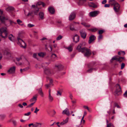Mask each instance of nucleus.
<instances>
[{
  "mask_svg": "<svg viewBox=\"0 0 127 127\" xmlns=\"http://www.w3.org/2000/svg\"><path fill=\"white\" fill-rule=\"evenodd\" d=\"M124 96L125 97H127V90L125 92L124 94Z\"/></svg>",
  "mask_w": 127,
  "mask_h": 127,
  "instance_id": "obj_55",
  "label": "nucleus"
},
{
  "mask_svg": "<svg viewBox=\"0 0 127 127\" xmlns=\"http://www.w3.org/2000/svg\"><path fill=\"white\" fill-rule=\"evenodd\" d=\"M42 4V2L41 1H40L37 2L36 4V5L37 6L39 5H41Z\"/></svg>",
  "mask_w": 127,
  "mask_h": 127,
  "instance_id": "obj_43",
  "label": "nucleus"
},
{
  "mask_svg": "<svg viewBox=\"0 0 127 127\" xmlns=\"http://www.w3.org/2000/svg\"><path fill=\"white\" fill-rule=\"evenodd\" d=\"M66 123H65V122H64V120L63 121V122H61L60 123V125H63Z\"/></svg>",
  "mask_w": 127,
  "mask_h": 127,
  "instance_id": "obj_57",
  "label": "nucleus"
},
{
  "mask_svg": "<svg viewBox=\"0 0 127 127\" xmlns=\"http://www.w3.org/2000/svg\"><path fill=\"white\" fill-rule=\"evenodd\" d=\"M75 17V14L74 12H72L70 14L69 17V20H72L74 19Z\"/></svg>",
  "mask_w": 127,
  "mask_h": 127,
  "instance_id": "obj_12",
  "label": "nucleus"
},
{
  "mask_svg": "<svg viewBox=\"0 0 127 127\" xmlns=\"http://www.w3.org/2000/svg\"><path fill=\"white\" fill-rule=\"evenodd\" d=\"M104 32V31L103 30H101L99 31L98 33L100 35L102 34Z\"/></svg>",
  "mask_w": 127,
  "mask_h": 127,
  "instance_id": "obj_38",
  "label": "nucleus"
},
{
  "mask_svg": "<svg viewBox=\"0 0 127 127\" xmlns=\"http://www.w3.org/2000/svg\"><path fill=\"white\" fill-rule=\"evenodd\" d=\"M31 114L30 112H29L27 113H25L24 114L25 115L28 116L29 115Z\"/></svg>",
  "mask_w": 127,
  "mask_h": 127,
  "instance_id": "obj_53",
  "label": "nucleus"
},
{
  "mask_svg": "<svg viewBox=\"0 0 127 127\" xmlns=\"http://www.w3.org/2000/svg\"><path fill=\"white\" fill-rule=\"evenodd\" d=\"M108 2L110 4L114 5L116 1L115 0H109Z\"/></svg>",
  "mask_w": 127,
  "mask_h": 127,
  "instance_id": "obj_20",
  "label": "nucleus"
},
{
  "mask_svg": "<svg viewBox=\"0 0 127 127\" xmlns=\"http://www.w3.org/2000/svg\"><path fill=\"white\" fill-rule=\"evenodd\" d=\"M39 11V8H32V11L28 13L27 16H33L34 15H37Z\"/></svg>",
  "mask_w": 127,
  "mask_h": 127,
  "instance_id": "obj_5",
  "label": "nucleus"
},
{
  "mask_svg": "<svg viewBox=\"0 0 127 127\" xmlns=\"http://www.w3.org/2000/svg\"><path fill=\"white\" fill-rule=\"evenodd\" d=\"M93 69L92 68H91L87 70V72L89 73H90L92 72Z\"/></svg>",
  "mask_w": 127,
  "mask_h": 127,
  "instance_id": "obj_46",
  "label": "nucleus"
},
{
  "mask_svg": "<svg viewBox=\"0 0 127 127\" xmlns=\"http://www.w3.org/2000/svg\"><path fill=\"white\" fill-rule=\"evenodd\" d=\"M50 83L49 84H50V85H51L53 82V80H52L51 79H50Z\"/></svg>",
  "mask_w": 127,
  "mask_h": 127,
  "instance_id": "obj_64",
  "label": "nucleus"
},
{
  "mask_svg": "<svg viewBox=\"0 0 127 127\" xmlns=\"http://www.w3.org/2000/svg\"><path fill=\"white\" fill-rule=\"evenodd\" d=\"M16 59L17 61L19 62L21 60L22 58L21 57H20L16 58Z\"/></svg>",
  "mask_w": 127,
  "mask_h": 127,
  "instance_id": "obj_47",
  "label": "nucleus"
},
{
  "mask_svg": "<svg viewBox=\"0 0 127 127\" xmlns=\"http://www.w3.org/2000/svg\"><path fill=\"white\" fill-rule=\"evenodd\" d=\"M38 55L40 57H43L44 56V54L43 53H40L38 54Z\"/></svg>",
  "mask_w": 127,
  "mask_h": 127,
  "instance_id": "obj_34",
  "label": "nucleus"
},
{
  "mask_svg": "<svg viewBox=\"0 0 127 127\" xmlns=\"http://www.w3.org/2000/svg\"><path fill=\"white\" fill-rule=\"evenodd\" d=\"M6 117L5 115L4 114H0V119L2 120L4 119Z\"/></svg>",
  "mask_w": 127,
  "mask_h": 127,
  "instance_id": "obj_25",
  "label": "nucleus"
},
{
  "mask_svg": "<svg viewBox=\"0 0 127 127\" xmlns=\"http://www.w3.org/2000/svg\"><path fill=\"white\" fill-rule=\"evenodd\" d=\"M79 0V2L78 3V4L79 5H82L86 2L87 0Z\"/></svg>",
  "mask_w": 127,
  "mask_h": 127,
  "instance_id": "obj_18",
  "label": "nucleus"
},
{
  "mask_svg": "<svg viewBox=\"0 0 127 127\" xmlns=\"http://www.w3.org/2000/svg\"><path fill=\"white\" fill-rule=\"evenodd\" d=\"M18 106L21 108H22L23 107V106L21 104H19L18 105Z\"/></svg>",
  "mask_w": 127,
  "mask_h": 127,
  "instance_id": "obj_58",
  "label": "nucleus"
},
{
  "mask_svg": "<svg viewBox=\"0 0 127 127\" xmlns=\"http://www.w3.org/2000/svg\"><path fill=\"white\" fill-rule=\"evenodd\" d=\"M106 2V0H104L102 1V3L103 4H104Z\"/></svg>",
  "mask_w": 127,
  "mask_h": 127,
  "instance_id": "obj_59",
  "label": "nucleus"
},
{
  "mask_svg": "<svg viewBox=\"0 0 127 127\" xmlns=\"http://www.w3.org/2000/svg\"><path fill=\"white\" fill-rule=\"evenodd\" d=\"M37 90L38 91V93L39 95L42 97H43L44 96V94L42 91V89L41 88H40L38 89H37Z\"/></svg>",
  "mask_w": 127,
  "mask_h": 127,
  "instance_id": "obj_16",
  "label": "nucleus"
},
{
  "mask_svg": "<svg viewBox=\"0 0 127 127\" xmlns=\"http://www.w3.org/2000/svg\"><path fill=\"white\" fill-rule=\"evenodd\" d=\"M39 109H38L36 107L35 108V110L34 111V113H37L38 112V111H39Z\"/></svg>",
  "mask_w": 127,
  "mask_h": 127,
  "instance_id": "obj_54",
  "label": "nucleus"
},
{
  "mask_svg": "<svg viewBox=\"0 0 127 127\" xmlns=\"http://www.w3.org/2000/svg\"><path fill=\"white\" fill-rule=\"evenodd\" d=\"M56 55L55 54H53L51 56V59H55L56 58Z\"/></svg>",
  "mask_w": 127,
  "mask_h": 127,
  "instance_id": "obj_40",
  "label": "nucleus"
},
{
  "mask_svg": "<svg viewBox=\"0 0 127 127\" xmlns=\"http://www.w3.org/2000/svg\"><path fill=\"white\" fill-rule=\"evenodd\" d=\"M114 107L116 106L118 108H120V107L118 104L116 103H115L114 104Z\"/></svg>",
  "mask_w": 127,
  "mask_h": 127,
  "instance_id": "obj_45",
  "label": "nucleus"
},
{
  "mask_svg": "<svg viewBox=\"0 0 127 127\" xmlns=\"http://www.w3.org/2000/svg\"><path fill=\"white\" fill-rule=\"evenodd\" d=\"M124 58L123 57H120L118 58L117 61L120 62H122L123 59Z\"/></svg>",
  "mask_w": 127,
  "mask_h": 127,
  "instance_id": "obj_30",
  "label": "nucleus"
},
{
  "mask_svg": "<svg viewBox=\"0 0 127 127\" xmlns=\"http://www.w3.org/2000/svg\"><path fill=\"white\" fill-rule=\"evenodd\" d=\"M95 36L94 35H92L89 38V40L88 41L89 43L90 44L95 40Z\"/></svg>",
  "mask_w": 127,
  "mask_h": 127,
  "instance_id": "obj_11",
  "label": "nucleus"
},
{
  "mask_svg": "<svg viewBox=\"0 0 127 127\" xmlns=\"http://www.w3.org/2000/svg\"><path fill=\"white\" fill-rule=\"evenodd\" d=\"M84 108L85 109H87L88 111H89V109L88 107L86 106H84Z\"/></svg>",
  "mask_w": 127,
  "mask_h": 127,
  "instance_id": "obj_60",
  "label": "nucleus"
},
{
  "mask_svg": "<svg viewBox=\"0 0 127 127\" xmlns=\"http://www.w3.org/2000/svg\"><path fill=\"white\" fill-rule=\"evenodd\" d=\"M90 7L95 8H96L98 7V5L96 4L93 3H91L89 4Z\"/></svg>",
  "mask_w": 127,
  "mask_h": 127,
  "instance_id": "obj_19",
  "label": "nucleus"
},
{
  "mask_svg": "<svg viewBox=\"0 0 127 127\" xmlns=\"http://www.w3.org/2000/svg\"><path fill=\"white\" fill-rule=\"evenodd\" d=\"M98 30V29L95 28H92L90 29V30L91 31L93 32H95L96 31H97Z\"/></svg>",
  "mask_w": 127,
  "mask_h": 127,
  "instance_id": "obj_27",
  "label": "nucleus"
},
{
  "mask_svg": "<svg viewBox=\"0 0 127 127\" xmlns=\"http://www.w3.org/2000/svg\"><path fill=\"white\" fill-rule=\"evenodd\" d=\"M110 6V4H105L104 5V7H109Z\"/></svg>",
  "mask_w": 127,
  "mask_h": 127,
  "instance_id": "obj_50",
  "label": "nucleus"
},
{
  "mask_svg": "<svg viewBox=\"0 0 127 127\" xmlns=\"http://www.w3.org/2000/svg\"><path fill=\"white\" fill-rule=\"evenodd\" d=\"M107 127H114L113 124L111 123H110L109 124H107Z\"/></svg>",
  "mask_w": 127,
  "mask_h": 127,
  "instance_id": "obj_35",
  "label": "nucleus"
},
{
  "mask_svg": "<svg viewBox=\"0 0 127 127\" xmlns=\"http://www.w3.org/2000/svg\"><path fill=\"white\" fill-rule=\"evenodd\" d=\"M34 25L33 24H29L28 25V26L29 28H31L33 27Z\"/></svg>",
  "mask_w": 127,
  "mask_h": 127,
  "instance_id": "obj_42",
  "label": "nucleus"
},
{
  "mask_svg": "<svg viewBox=\"0 0 127 127\" xmlns=\"http://www.w3.org/2000/svg\"><path fill=\"white\" fill-rule=\"evenodd\" d=\"M114 6V7L113 8H116L117 7V8H120V5L118 3L116 2Z\"/></svg>",
  "mask_w": 127,
  "mask_h": 127,
  "instance_id": "obj_26",
  "label": "nucleus"
},
{
  "mask_svg": "<svg viewBox=\"0 0 127 127\" xmlns=\"http://www.w3.org/2000/svg\"><path fill=\"white\" fill-rule=\"evenodd\" d=\"M22 105L24 106H25L27 105V103L26 102H23L22 104Z\"/></svg>",
  "mask_w": 127,
  "mask_h": 127,
  "instance_id": "obj_62",
  "label": "nucleus"
},
{
  "mask_svg": "<svg viewBox=\"0 0 127 127\" xmlns=\"http://www.w3.org/2000/svg\"><path fill=\"white\" fill-rule=\"evenodd\" d=\"M125 64L124 63H123L121 65V69H122L124 67Z\"/></svg>",
  "mask_w": 127,
  "mask_h": 127,
  "instance_id": "obj_48",
  "label": "nucleus"
},
{
  "mask_svg": "<svg viewBox=\"0 0 127 127\" xmlns=\"http://www.w3.org/2000/svg\"><path fill=\"white\" fill-rule=\"evenodd\" d=\"M116 87L117 88L115 93L116 95H118L121 92V88L120 85L119 84L116 85Z\"/></svg>",
  "mask_w": 127,
  "mask_h": 127,
  "instance_id": "obj_7",
  "label": "nucleus"
},
{
  "mask_svg": "<svg viewBox=\"0 0 127 127\" xmlns=\"http://www.w3.org/2000/svg\"><path fill=\"white\" fill-rule=\"evenodd\" d=\"M66 48L67 49L69 52L71 51L72 50V47L71 46H68Z\"/></svg>",
  "mask_w": 127,
  "mask_h": 127,
  "instance_id": "obj_33",
  "label": "nucleus"
},
{
  "mask_svg": "<svg viewBox=\"0 0 127 127\" xmlns=\"http://www.w3.org/2000/svg\"><path fill=\"white\" fill-rule=\"evenodd\" d=\"M36 127H41V124L40 123H36L34 124Z\"/></svg>",
  "mask_w": 127,
  "mask_h": 127,
  "instance_id": "obj_32",
  "label": "nucleus"
},
{
  "mask_svg": "<svg viewBox=\"0 0 127 127\" xmlns=\"http://www.w3.org/2000/svg\"><path fill=\"white\" fill-rule=\"evenodd\" d=\"M55 66L58 67L60 69H62L63 67V66L60 64L57 65H55Z\"/></svg>",
  "mask_w": 127,
  "mask_h": 127,
  "instance_id": "obj_23",
  "label": "nucleus"
},
{
  "mask_svg": "<svg viewBox=\"0 0 127 127\" xmlns=\"http://www.w3.org/2000/svg\"><path fill=\"white\" fill-rule=\"evenodd\" d=\"M80 32L81 37L83 39L85 38L87 34L85 30L84 29L81 30H80Z\"/></svg>",
  "mask_w": 127,
  "mask_h": 127,
  "instance_id": "obj_9",
  "label": "nucleus"
},
{
  "mask_svg": "<svg viewBox=\"0 0 127 127\" xmlns=\"http://www.w3.org/2000/svg\"><path fill=\"white\" fill-rule=\"evenodd\" d=\"M15 66H13L10 68L7 71V72L9 74H13L15 73Z\"/></svg>",
  "mask_w": 127,
  "mask_h": 127,
  "instance_id": "obj_10",
  "label": "nucleus"
},
{
  "mask_svg": "<svg viewBox=\"0 0 127 127\" xmlns=\"http://www.w3.org/2000/svg\"><path fill=\"white\" fill-rule=\"evenodd\" d=\"M7 11L9 12H11L12 11L14 10V8H6Z\"/></svg>",
  "mask_w": 127,
  "mask_h": 127,
  "instance_id": "obj_36",
  "label": "nucleus"
},
{
  "mask_svg": "<svg viewBox=\"0 0 127 127\" xmlns=\"http://www.w3.org/2000/svg\"><path fill=\"white\" fill-rule=\"evenodd\" d=\"M33 57L34 58L37 59V54L36 53H34L33 55Z\"/></svg>",
  "mask_w": 127,
  "mask_h": 127,
  "instance_id": "obj_44",
  "label": "nucleus"
},
{
  "mask_svg": "<svg viewBox=\"0 0 127 127\" xmlns=\"http://www.w3.org/2000/svg\"><path fill=\"white\" fill-rule=\"evenodd\" d=\"M57 95L61 96V93L59 91H57Z\"/></svg>",
  "mask_w": 127,
  "mask_h": 127,
  "instance_id": "obj_52",
  "label": "nucleus"
},
{
  "mask_svg": "<svg viewBox=\"0 0 127 127\" xmlns=\"http://www.w3.org/2000/svg\"><path fill=\"white\" fill-rule=\"evenodd\" d=\"M39 18L41 20H43L44 18V14L43 12H40L39 13Z\"/></svg>",
  "mask_w": 127,
  "mask_h": 127,
  "instance_id": "obj_17",
  "label": "nucleus"
},
{
  "mask_svg": "<svg viewBox=\"0 0 127 127\" xmlns=\"http://www.w3.org/2000/svg\"><path fill=\"white\" fill-rule=\"evenodd\" d=\"M50 85V84H46L45 85V86L47 88H48L50 86V85Z\"/></svg>",
  "mask_w": 127,
  "mask_h": 127,
  "instance_id": "obj_63",
  "label": "nucleus"
},
{
  "mask_svg": "<svg viewBox=\"0 0 127 127\" xmlns=\"http://www.w3.org/2000/svg\"><path fill=\"white\" fill-rule=\"evenodd\" d=\"M9 39L11 41H13L14 40V36L12 34H10L8 37Z\"/></svg>",
  "mask_w": 127,
  "mask_h": 127,
  "instance_id": "obj_22",
  "label": "nucleus"
},
{
  "mask_svg": "<svg viewBox=\"0 0 127 127\" xmlns=\"http://www.w3.org/2000/svg\"><path fill=\"white\" fill-rule=\"evenodd\" d=\"M62 114H66L68 116H69L70 113L68 109L67 108H66L63 111Z\"/></svg>",
  "mask_w": 127,
  "mask_h": 127,
  "instance_id": "obj_15",
  "label": "nucleus"
},
{
  "mask_svg": "<svg viewBox=\"0 0 127 127\" xmlns=\"http://www.w3.org/2000/svg\"><path fill=\"white\" fill-rule=\"evenodd\" d=\"M118 56H114L112 59L111 61L112 60L113 61L115 60L117 61L118 58Z\"/></svg>",
  "mask_w": 127,
  "mask_h": 127,
  "instance_id": "obj_29",
  "label": "nucleus"
},
{
  "mask_svg": "<svg viewBox=\"0 0 127 127\" xmlns=\"http://www.w3.org/2000/svg\"><path fill=\"white\" fill-rule=\"evenodd\" d=\"M29 69V67H27L23 69H23V71H24L26 70H28Z\"/></svg>",
  "mask_w": 127,
  "mask_h": 127,
  "instance_id": "obj_61",
  "label": "nucleus"
},
{
  "mask_svg": "<svg viewBox=\"0 0 127 127\" xmlns=\"http://www.w3.org/2000/svg\"><path fill=\"white\" fill-rule=\"evenodd\" d=\"M44 73L45 74L48 76L51 75L53 74L52 70L48 67L44 69Z\"/></svg>",
  "mask_w": 127,
  "mask_h": 127,
  "instance_id": "obj_6",
  "label": "nucleus"
},
{
  "mask_svg": "<svg viewBox=\"0 0 127 127\" xmlns=\"http://www.w3.org/2000/svg\"><path fill=\"white\" fill-rule=\"evenodd\" d=\"M73 41L75 43H77L79 40V36L77 34H75L73 38Z\"/></svg>",
  "mask_w": 127,
  "mask_h": 127,
  "instance_id": "obj_13",
  "label": "nucleus"
},
{
  "mask_svg": "<svg viewBox=\"0 0 127 127\" xmlns=\"http://www.w3.org/2000/svg\"><path fill=\"white\" fill-rule=\"evenodd\" d=\"M34 103V102H33L28 105L27 107V108H30L33 105Z\"/></svg>",
  "mask_w": 127,
  "mask_h": 127,
  "instance_id": "obj_39",
  "label": "nucleus"
},
{
  "mask_svg": "<svg viewBox=\"0 0 127 127\" xmlns=\"http://www.w3.org/2000/svg\"><path fill=\"white\" fill-rule=\"evenodd\" d=\"M63 37V36L61 35H59L56 38V40H59L61 39Z\"/></svg>",
  "mask_w": 127,
  "mask_h": 127,
  "instance_id": "obj_37",
  "label": "nucleus"
},
{
  "mask_svg": "<svg viewBox=\"0 0 127 127\" xmlns=\"http://www.w3.org/2000/svg\"><path fill=\"white\" fill-rule=\"evenodd\" d=\"M70 30L72 31L75 30V29L74 28L72 24H70Z\"/></svg>",
  "mask_w": 127,
  "mask_h": 127,
  "instance_id": "obj_28",
  "label": "nucleus"
},
{
  "mask_svg": "<svg viewBox=\"0 0 127 127\" xmlns=\"http://www.w3.org/2000/svg\"><path fill=\"white\" fill-rule=\"evenodd\" d=\"M49 99L50 102H52L53 100V98L51 95H49Z\"/></svg>",
  "mask_w": 127,
  "mask_h": 127,
  "instance_id": "obj_31",
  "label": "nucleus"
},
{
  "mask_svg": "<svg viewBox=\"0 0 127 127\" xmlns=\"http://www.w3.org/2000/svg\"><path fill=\"white\" fill-rule=\"evenodd\" d=\"M48 10L50 13L52 14H53L55 12L54 8H48Z\"/></svg>",
  "mask_w": 127,
  "mask_h": 127,
  "instance_id": "obj_21",
  "label": "nucleus"
},
{
  "mask_svg": "<svg viewBox=\"0 0 127 127\" xmlns=\"http://www.w3.org/2000/svg\"><path fill=\"white\" fill-rule=\"evenodd\" d=\"M81 24L85 27H89L90 26V25L85 22L82 23H81Z\"/></svg>",
  "mask_w": 127,
  "mask_h": 127,
  "instance_id": "obj_24",
  "label": "nucleus"
},
{
  "mask_svg": "<svg viewBox=\"0 0 127 127\" xmlns=\"http://www.w3.org/2000/svg\"><path fill=\"white\" fill-rule=\"evenodd\" d=\"M17 21L18 24H19L20 23L22 22V21L19 19H18Z\"/></svg>",
  "mask_w": 127,
  "mask_h": 127,
  "instance_id": "obj_56",
  "label": "nucleus"
},
{
  "mask_svg": "<svg viewBox=\"0 0 127 127\" xmlns=\"http://www.w3.org/2000/svg\"><path fill=\"white\" fill-rule=\"evenodd\" d=\"M115 11L116 12H118L119 10V8H114Z\"/></svg>",
  "mask_w": 127,
  "mask_h": 127,
  "instance_id": "obj_51",
  "label": "nucleus"
},
{
  "mask_svg": "<svg viewBox=\"0 0 127 127\" xmlns=\"http://www.w3.org/2000/svg\"><path fill=\"white\" fill-rule=\"evenodd\" d=\"M3 11L0 9V20L1 22L4 23L5 20H8L9 17L7 16L2 15Z\"/></svg>",
  "mask_w": 127,
  "mask_h": 127,
  "instance_id": "obj_3",
  "label": "nucleus"
},
{
  "mask_svg": "<svg viewBox=\"0 0 127 127\" xmlns=\"http://www.w3.org/2000/svg\"><path fill=\"white\" fill-rule=\"evenodd\" d=\"M103 37L101 35H100L98 36V41H99Z\"/></svg>",
  "mask_w": 127,
  "mask_h": 127,
  "instance_id": "obj_41",
  "label": "nucleus"
},
{
  "mask_svg": "<svg viewBox=\"0 0 127 127\" xmlns=\"http://www.w3.org/2000/svg\"><path fill=\"white\" fill-rule=\"evenodd\" d=\"M68 119L69 118L68 117H67L66 119L64 120L65 123L66 124L68 122Z\"/></svg>",
  "mask_w": 127,
  "mask_h": 127,
  "instance_id": "obj_49",
  "label": "nucleus"
},
{
  "mask_svg": "<svg viewBox=\"0 0 127 127\" xmlns=\"http://www.w3.org/2000/svg\"><path fill=\"white\" fill-rule=\"evenodd\" d=\"M8 34L5 27H3L0 29V35L3 38L5 39L7 37Z\"/></svg>",
  "mask_w": 127,
  "mask_h": 127,
  "instance_id": "obj_2",
  "label": "nucleus"
},
{
  "mask_svg": "<svg viewBox=\"0 0 127 127\" xmlns=\"http://www.w3.org/2000/svg\"><path fill=\"white\" fill-rule=\"evenodd\" d=\"M99 13V11L97 10L91 12L89 13V16L92 17H95L97 16Z\"/></svg>",
  "mask_w": 127,
  "mask_h": 127,
  "instance_id": "obj_8",
  "label": "nucleus"
},
{
  "mask_svg": "<svg viewBox=\"0 0 127 127\" xmlns=\"http://www.w3.org/2000/svg\"><path fill=\"white\" fill-rule=\"evenodd\" d=\"M17 43L21 47L25 48L26 45L24 42L19 37H18L17 38Z\"/></svg>",
  "mask_w": 127,
  "mask_h": 127,
  "instance_id": "obj_4",
  "label": "nucleus"
},
{
  "mask_svg": "<svg viewBox=\"0 0 127 127\" xmlns=\"http://www.w3.org/2000/svg\"><path fill=\"white\" fill-rule=\"evenodd\" d=\"M37 97V95L36 94L33 96V97L30 100L31 102H33L34 103L36 102Z\"/></svg>",
  "mask_w": 127,
  "mask_h": 127,
  "instance_id": "obj_14",
  "label": "nucleus"
},
{
  "mask_svg": "<svg viewBox=\"0 0 127 127\" xmlns=\"http://www.w3.org/2000/svg\"><path fill=\"white\" fill-rule=\"evenodd\" d=\"M86 43L85 42H82L79 44L76 48L77 50L79 52L84 54V56L88 57L90 56L92 52L90 50L85 47L82 48L83 45H85Z\"/></svg>",
  "mask_w": 127,
  "mask_h": 127,
  "instance_id": "obj_1",
  "label": "nucleus"
}]
</instances>
